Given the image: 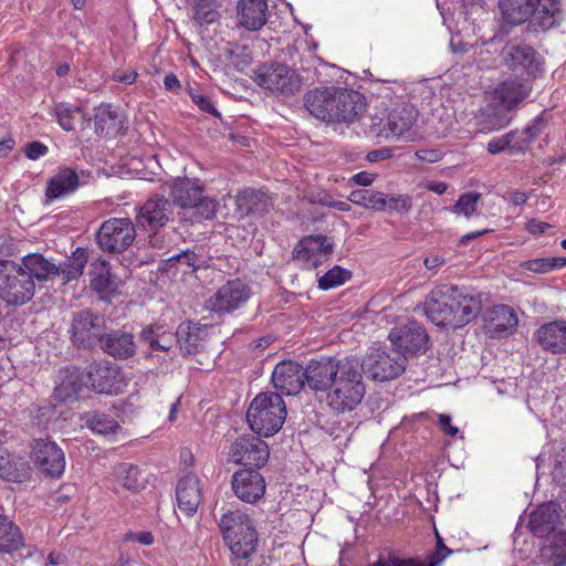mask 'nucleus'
Here are the masks:
<instances>
[{
	"instance_id": "1",
	"label": "nucleus",
	"mask_w": 566,
	"mask_h": 566,
	"mask_svg": "<svg viewBox=\"0 0 566 566\" xmlns=\"http://www.w3.org/2000/svg\"><path fill=\"white\" fill-rule=\"evenodd\" d=\"M481 311V294L467 287L449 285L437 287L424 302V313L433 324L453 329L474 321Z\"/></svg>"
},
{
	"instance_id": "2",
	"label": "nucleus",
	"mask_w": 566,
	"mask_h": 566,
	"mask_svg": "<svg viewBox=\"0 0 566 566\" xmlns=\"http://www.w3.org/2000/svg\"><path fill=\"white\" fill-rule=\"evenodd\" d=\"M364 96L354 90L321 86L306 92L303 104L315 118L326 123L356 122L366 109Z\"/></svg>"
},
{
	"instance_id": "3",
	"label": "nucleus",
	"mask_w": 566,
	"mask_h": 566,
	"mask_svg": "<svg viewBox=\"0 0 566 566\" xmlns=\"http://www.w3.org/2000/svg\"><path fill=\"white\" fill-rule=\"evenodd\" d=\"M203 192L198 179L185 177L174 180L169 195L172 206L178 208L177 216L181 222L192 224L214 218L219 203Z\"/></svg>"
},
{
	"instance_id": "4",
	"label": "nucleus",
	"mask_w": 566,
	"mask_h": 566,
	"mask_svg": "<svg viewBox=\"0 0 566 566\" xmlns=\"http://www.w3.org/2000/svg\"><path fill=\"white\" fill-rule=\"evenodd\" d=\"M363 373L357 358L340 359V369L327 394V402L334 411H352L361 402L366 392Z\"/></svg>"
},
{
	"instance_id": "5",
	"label": "nucleus",
	"mask_w": 566,
	"mask_h": 566,
	"mask_svg": "<svg viewBox=\"0 0 566 566\" xmlns=\"http://www.w3.org/2000/svg\"><path fill=\"white\" fill-rule=\"evenodd\" d=\"M286 406L280 394L266 391L256 395L247 411L251 430L259 436L271 437L283 426Z\"/></svg>"
},
{
	"instance_id": "6",
	"label": "nucleus",
	"mask_w": 566,
	"mask_h": 566,
	"mask_svg": "<svg viewBox=\"0 0 566 566\" xmlns=\"http://www.w3.org/2000/svg\"><path fill=\"white\" fill-rule=\"evenodd\" d=\"M223 539L237 559H248L258 546V533L250 516L240 510L228 511L221 516Z\"/></svg>"
},
{
	"instance_id": "7",
	"label": "nucleus",
	"mask_w": 566,
	"mask_h": 566,
	"mask_svg": "<svg viewBox=\"0 0 566 566\" xmlns=\"http://www.w3.org/2000/svg\"><path fill=\"white\" fill-rule=\"evenodd\" d=\"M35 283L20 264L0 261V298L8 305H23L32 300Z\"/></svg>"
},
{
	"instance_id": "8",
	"label": "nucleus",
	"mask_w": 566,
	"mask_h": 566,
	"mask_svg": "<svg viewBox=\"0 0 566 566\" xmlns=\"http://www.w3.org/2000/svg\"><path fill=\"white\" fill-rule=\"evenodd\" d=\"M502 64L514 77L535 80L543 72V61L535 49L522 41H509L502 48Z\"/></svg>"
},
{
	"instance_id": "9",
	"label": "nucleus",
	"mask_w": 566,
	"mask_h": 566,
	"mask_svg": "<svg viewBox=\"0 0 566 566\" xmlns=\"http://www.w3.org/2000/svg\"><path fill=\"white\" fill-rule=\"evenodd\" d=\"M254 82L273 94L284 96L294 95L302 87V80L297 72L277 62L259 65L254 72Z\"/></svg>"
},
{
	"instance_id": "10",
	"label": "nucleus",
	"mask_w": 566,
	"mask_h": 566,
	"mask_svg": "<svg viewBox=\"0 0 566 566\" xmlns=\"http://www.w3.org/2000/svg\"><path fill=\"white\" fill-rule=\"evenodd\" d=\"M135 239V224L129 218H111L101 224L96 233L98 248L112 254L126 251Z\"/></svg>"
},
{
	"instance_id": "11",
	"label": "nucleus",
	"mask_w": 566,
	"mask_h": 566,
	"mask_svg": "<svg viewBox=\"0 0 566 566\" xmlns=\"http://www.w3.org/2000/svg\"><path fill=\"white\" fill-rule=\"evenodd\" d=\"M105 319L90 310L74 312L71 322V340L77 348L90 349L101 344Z\"/></svg>"
},
{
	"instance_id": "12",
	"label": "nucleus",
	"mask_w": 566,
	"mask_h": 566,
	"mask_svg": "<svg viewBox=\"0 0 566 566\" xmlns=\"http://www.w3.org/2000/svg\"><path fill=\"white\" fill-rule=\"evenodd\" d=\"M406 355L396 349L391 353L376 349L360 363V368L374 380L387 381L399 377L406 370Z\"/></svg>"
},
{
	"instance_id": "13",
	"label": "nucleus",
	"mask_w": 566,
	"mask_h": 566,
	"mask_svg": "<svg viewBox=\"0 0 566 566\" xmlns=\"http://www.w3.org/2000/svg\"><path fill=\"white\" fill-rule=\"evenodd\" d=\"M85 376L86 386L98 394L118 395L127 385L122 368L108 360L92 363Z\"/></svg>"
},
{
	"instance_id": "14",
	"label": "nucleus",
	"mask_w": 566,
	"mask_h": 566,
	"mask_svg": "<svg viewBox=\"0 0 566 566\" xmlns=\"http://www.w3.org/2000/svg\"><path fill=\"white\" fill-rule=\"evenodd\" d=\"M270 458L269 446L260 437L244 434L232 442L229 450V460L235 464L254 467L256 469L266 464Z\"/></svg>"
},
{
	"instance_id": "15",
	"label": "nucleus",
	"mask_w": 566,
	"mask_h": 566,
	"mask_svg": "<svg viewBox=\"0 0 566 566\" xmlns=\"http://www.w3.org/2000/svg\"><path fill=\"white\" fill-rule=\"evenodd\" d=\"M333 253V243L325 235H307L293 250V259L305 270H314Z\"/></svg>"
},
{
	"instance_id": "16",
	"label": "nucleus",
	"mask_w": 566,
	"mask_h": 566,
	"mask_svg": "<svg viewBox=\"0 0 566 566\" xmlns=\"http://www.w3.org/2000/svg\"><path fill=\"white\" fill-rule=\"evenodd\" d=\"M31 459L34 465L46 476L59 478L65 469L62 449L48 439L34 440L31 444Z\"/></svg>"
},
{
	"instance_id": "17",
	"label": "nucleus",
	"mask_w": 566,
	"mask_h": 566,
	"mask_svg": "<svg viewBox=\"0 0 566 566\" xmlns=\"http://www.w3.org/2000/svg\"><path fill=\"white\" fill-rule=\"evenodd\" d=\"M388 338L397 353L406 357L424 352L429 339L426 329L417 322L392 328Z\"/></svg>"
},
{
	"instance_id": "18",
	"label": "nucleus",
	"mask_w": 566,
	"mask_h": 566,
	"mask_svg": "<svg viewBox=\"0 0 566 566\" xmlns=\"http://www.w3.org/2000/svg\"><path fill=\"white\" fill-rule=\"evenodd\" d=\"M250 298V289L241 280L228 281L209 298L208 307L216 313H231Z\"/></svg>"
},
{
	"instance_id": "19",
	"label": "nucleus",
	"mask_w": 566,
	"mask_h": 566,
	"mask_svg": "<svg viewBox=\"0 0 566 566\" xmlns=\"http://www.w3.org/2000/svg\"><path fill=\"white\" fill-rule=\"evenodd\" d=\"M172 214L171 201L163 195H155L139 208L136 224L144 230H159L168 223Z\"/></svg>"
},
{
	"instance_id": "20",
	"label": "nucleus",
	"mask_w": 566,
	"mask_h": 566,
	"mask_svg": "<svg viewBox=\"0 0 566 566\" xmlns=\"http://www.w3.org/2000/svg\"><path fill=\"white\" fill-rule=\"evenodd\" d=\"M340 369V359H311L305 367V386L315 392H329Z\"/></svg>"
},
{
	"instance_id": "21",
	"label": "nucleus",
	"mask_w": 566,
	"mask_h": 566,
	"mask_svg": "<svg viewBox=\"0 0 566 566\" xmlns=\"http://www.w3.org/2000/svg\"><path fill=\"white\" fill-rule=\"evenodd\" d=\"M272 382L281 396L296 395L305 386V368L296 361L282 360L272 373Z\"/></svg>"
},
{
	"instance_id": "22",
	"label": "nucleus",
	"mask_w": 566,
	"mask_h": 566,
	"mask_svg": "<svg viewBox=\"0 0 566 566\" xmlns=\"http://www.w3.org/2000/svg\"><path fill=\"white\" fill-rule=\"evenodd\" d=\"M232 490L238 499L247 503H255L265 493V480L263 475L252 469H242L232 475Z\"/></svg>"
},
{
	"instance_id": "23",
	"label": "nucleus",
	"mask_w": 566,
	"mask_h": 566,
	"mask_svg": "<svg viewBox=\"0 0 566 566\" xmlns=\"http://www.w3.org/2000/svg\"><path fill=\"white\" fill-rule=\"evenodd\" d=\"M534 81L517 77L507 78L495 87L493 98L509 111H513L530 96Z\"/></svg>"
},
{
	"instance_id": "24",
	"label": "nucleus",
	"mask_w": 566,
	"mask_h": 566,
	"mask_svg": "<svg viewBox=\"0 0 566 566\" xmlns=\"http://www.w3.org/2000/svg\"><path fill=\"white\" fill-rule=\"evenodd\" d=\"M99 347L108 356L120 360L133 357L137 349L134 335L122 329L104 333Z\"/></svg>"
},
{
	"instance_id": "25",
	"label": "nucleus",
	"mask_w": 566,
	"mask_h": 566,
	"mask_svg": "<svg viewBox=\"0 0 566 566\" xmlns=\"http://www.w3.org/2000/svg\"><path fill=\"white\" fill-rule=\"evenodd\" d=\"M484 322L486 333L494 337L502 334H512L517 327L518 318L511 306L499 304L486 311Z\"/></svg>"
},
{
	"instance_id": "26",
	"label": "nucleus",
	"mask_w": 566,
	"mask_h": 566,
	"mask_svg": "<svg viewBox=\"0 0 566 566\" xmlns=\"http://www.w3.org/2000/svg\"><path fill=\"white\" fill-rule=\"evenodd\" d=\"M238 20L249 31L262 29L269 18L266 0H240L237 4Z\"/></svg>"
},
{
	"instance_id": "27",
	"label": "nucleus",
	"mask_w": 566,
	"mask_h": 566,
	"mask_svg": "<svg viewBox=\"0 0 566 566\" xmlns=\"http://www.w3.org/2000/svg\"><path fill=\"white\" fill-rule=\"evenodd\" d=\"M539 345L552 354L566 353V321L556 319L543 324L535 333Z\"/></svg>"
},
{
	"instance_id": "28",
	"label": "nucleus",
	"mask_w": 566,
	"mask_h": 566,
	"mask_svg": "<svg viewBox=\"0 0 566 566\" xmlns=\"http://www.w3.org/2000/svg\"><path fill=\"white\" fill-rule=\"evenodd\" d=\"M176 499L180 511L187 516L193 515L201 502L198 476L187 474L181 478L176 488Z\"/></svg>"
},
{
	"instance_id": "29",
	"label": "nucleus",
	"mask_w": 566,
	"mask_h": 566,
	"mask_svg": "<svg viewBox=\"0 0 566 566\" xmlns=\"http://www.w3.org/2000/svg\"><path fill=\"white\" fill-rule=\"evenodd\" d=\"M209 328L200 324H180L176 335L181 352L186 355L199 353L205 348Z\"/></svg>"
},
{
	"instance_id": "30",
	"label": "nucleus",
	"mask_w": 566,
	"mask_h": 566,
	"mask_svg": "<svg viewBox=\"0 0 566 566\" xmlns=\"http://www.w3.org/2000/svg\"><path fill=\"white\" fill-rule=\"evenodd\" d=\"M237 212L240 218L248 216H262L272 206L270 197L261 191L251 188L240 191L235 196Z\"/></svg>"
},
{
	"instance_id": "31",
	"label": "nucleus",
	"mask_w": 566,
	"mask_h": 566,
	"mask_svg": "<svg viewBox=\"0 0 566 566\" xmlns=\"http://www.w3.org/2000/svg\"><path fill=\"white\" fill-rule=\"evenodd\" d=\"M80 186V178L76 171L70 167L60 169L53 175L45 189V197L53 201L73 193Z\"/></svg>"
},
{
	"instance_id": "32",
	"label": "nucleus",
	"mask_w": 566,
	"mask_h": 566,
	"mask_svg": "<svg viewBox=\"0 0 566 566\" xmlns=\"http://www.w3.org/2000/svg\"><path fill=\"white\" fill-rule=\"evenodd\" d=\"M501 103L492 102L482 107L475 118L481 132H494L507 126L512 116Z\"/></svg>"
},
{
	"instance_id": "33",
	"label": "nucleus",
	"mask_w": 566,
	"mask_h": 566,
	"mask_svg": "<svg viewBox=\"0 0 566 566\" xmlns=\"http://www.w3.org/2000/svg\"><path fill=\"white\" fill-rule=\"evenodd\" d=\"M115 483L113 491L117 494L122 493V490H127L134 493L143 490L147 483L143 476L142 470L130 463H119L114 468Z\"/></svg>"
},
{
	"instance_id": "34",
	"label": "nucleus",
	"mask_w": 566,
	"mask_h": 566,
	"mask_svg": "<svg viewBox=\"0 0 566 566\" xmlns=\"http://www.w3.org/2000/svg\"><path fill=\"white\" fill-rule=\"evenodd\" d=\"M91 287L102 298L111 297L118 293V284L111 273L109 264L105 260H97L92 264Z\"/></svg>"
},
{
	"instance_id": "35",
	"label": "nucleus",
	"mask_w": 566,
	"mask_h": 566,
	"mask_svg": "<svg viewBox=\"0 0 566 566\" xmlns=\"http://www.w3.org/2000/svg\"><path fill=\"white\" fill-rule=\"evenodd\" d=\"M535 0H500L499 8L503 21L511 25H520L531 19L534 13Z\"/></svg>"
},
{
	"instance_id": "36",
	"label": "nucleus",
	"mask_w": 566,
	"mask_h": 566,
	"mask_svg": "<svg viewBox=\"0 0 566 566\" xmlns=\"http://www.w3.org/2000/svg\"><path fill=\"white\" fill-rule=\"evenodd\" d=\"M562 15L559 0H535L532 22L542 30H549L558 23Z\"/></svg>"
},
{
	"instance_id": "37",
	"label": "nucleus",
	"mask_w": 566,
	"mask_h": 566,
	"mask_svg": "<svg viewBox=\"0 0 566 566\" xmlns=\"http://www.w3.org/2000/svg\"><path fill=\"white\" fill-rule=\"evenodd\" d=\"M139 342L151 350L168 352L176 343V335L163 325H148L140 332Z\"/></svg>"
},
{
	"instance_id": "38",
	"label": "nucleus",
	"mask_w": 566,
	"mask_h": 566,
	"mask_svg": "<svg viewBox=\"0 0 566 566\" xmlns=\"http://www.w3.org/2000/svg\"><path fill=\"white\" fill-rule=\"evenodd\" d=\"M21 266L30 273V277L39 281L52 280L60 275V266L46 260L42 254L31 253L22 258Z\"/></svg>"
},
{
	"instance_id": "39",
	"label": "nucleus",
	"mask_w": 566,
	"mask_h": 566,
	"mask_svg": "<svg viewBox=\"0 0 566 566\" xmlns=\"http://www.w3.org/2000/svg\"><path fill=\"white\" fill-rule=\"evenodd\" d=\"M416 120L415 111L412 107H401L392 109L386 119L381 133L386 137L401 136L405 132L409 130Z\"/></svg>"
},
{
	"instance_id": "40",
	"label": "nucleus",
	"mask_w": 566,
	"mask_h": 566,
	"mask_svg": "<svg viewBox=\"0 0 566 566\" xmlns=\"http://www.w3.org/2000/svg\"><path fill=\"white\" fill-rule=\"evenodd\" d=\"M24 546L20 527L7 515L0 514V553L13 554Z\"/></svg>"
},
{
	"instance_id": "41",
	"label": "nucleus",
	"mask_w": 566,
	"mask_h": 566,
	"mask_svg": "<svg viewBox=\"0 0 566 566\" xmlns=\"http://www.w3.org/2000/svg\"><path fill=\"white\" fill-rule=\"evenodd\" d=\"M558 521V514L553 504H543L531 514L530 528L533 534L544 537L551 534Z\"/></svg>"
},
{
	"instance_id": "42",
	"label": "nucleus",
	"mask_w": 566,
	"mask_h": 566,
	"mask_svg": "<svg viewBox=\"0 0 566 566\" xmlns=\"http://www.w3.org/2000/svg\"><path fill=\"white\" fill-rule=\"evenodd\" d=\"M120 123L117 107L111 104H101L95 108L94 125L97 134H116L122 127Z\"/></svg>"
},
{
	"instance_id": "43",
	"label": "nucleus",
	"mask_w": 566,
	"mask_h": 566,
	"mask_svg": "<svg viewBox=\"0 0 566 566\" xmlns=\"http://www.w3.org/2000/svg\"><path fill=\"white\" fill-rule=\"evenodd\" d=\"M348 200L368 210L385 211V193L381 191L367 188L353 190L348 196Z\"/></svg>"
},
{
	"instance_id": "44",
	"label": "nucleus",
	"mask_w": 566,
	"mask_h": 566,
	"mask_svg": "<svg viewBox=\"0 0 566 566\" xmlns=\"http://www.w3.org/2000/svg\"><path fill=\"white\" fill-rule=\"evenodd\" d=\"M84 420L87 428L97 434L115 433L120 428L118 421L113 416L102 411L87 412L84 416Z\"/></svg>"
},
{
	"instance_id": "45",
	"label": "nucleus",
	"mask_w": 566,
	"mask_h": 566,
	"mask_svg": "<svg viewBox=\"0 0 566 566\" xmlns=\"http://www.w3.org/2000/svg\"><path fill=\"white\" fill-rule=\"evenodd\" d=\"M88 256L84 249L77 248L60 266V274H63L64 282L78 279L84 271Z\"/></svg>"
},
{
	"instance_id": "46",
	"label": "nucleus",
	"mask_w": 566,
	"mask_h": 566,
	"mask_svg": "<svg viewBox=\"0 0 566 566\" xmlns=\"http://www.w3.org/2000/svg\"><path fill=\"white\" fill-rule=\"evenodd\" d=\"M167 268L171 269L176 266L180 268L182 273H193L200 268H202L206 263L205 259L201 255H198L191 250L181 251L178 254L171 255L167 259Z\"/></svg>"
},
{
	"instance_id": "47",
	"label": "nucleus",
	"mask_w": 566,
	"mask_h": 566,
	"mask_svg": "<svg viewBox=\"0 0 566 566\" xmlns=\"http://www.w3.org/2000/svg\"><path fill=\"white\" fill-rule=\"evenodd\" d=\"M545 114L536 116L522 132H518L517 140L514 144L516 151L525 150L533 140L543 132L546 126Z\"/></svg>"
},
{
	"instance_id": "48",
	"label": "nucleus",
	"mask_w": 566,
	"mask_h": 566,
	"mask_svg": "<svg viewBox=\"0 0 566 566\" xmlns=\"http://www.w3.org/2000/svg\"><path fill=\"white\" fill-rule=\"evenodd\" d=\"M28 476L25 462L19 464L9 458L0 455V478L10 482H22Z\"/></svg>"
},
{
	"instance_id": "49",
	"label": "nucleus",
	"mask_w": 566,
	"mask_h": 566,
	"mask_svg": "<svg viewBox=\"0 0 566 566\" xmlns=\"http://www.w3.org/2000/svg\"><path fill=\"white\" fill-rule=\"evenodd\" d=\"M352 277L350 271L335 265L317 280L318 287L323 291L335 289L345 284Z\"/></svg>"
},
{
	"instance_id": "50",
	"label": "nucleus",
	"mask_w": 566,
	"mask_h": 566,
	"mask_svg": "<svg viewBox=\"0 0 566 566\" xmlns=\"http://www.w3.org/2000/svg\"><path fill=\"white\" fill-rule=\"evenodd\" d=\"M81 107L73 106L69 103H59L54 107V115L57 123L66 132L74 129L75 118L81 115Z\"/></svg>"
},
{
	"instance_id": "51",
	"label": "nucleus",
	"mask_w": 566,
	"mask_h": 566,
	"mask_svg": "<svg viewBox=\"0 0 566 566\" xmlns=\"http://www.w3.org/2000/svg\"><path fill=\"white\" fill-rule=\"evenodd\" d=\"M480 199L481 193L479 192L462 193L453 206L452 211L459 216L471 218L478 213V203Z\"/></svg>"
},
{
	"instance_id": "52",
	"label": "nucleus",
	"mask_w": 566,
	"mask_h": 566,
	"mask_svg": "<svg viewBox=\"0 0 566 566\" xmlns=\"http://www.w3.org/2000/svg\"><path fill=\"white\" fill-rule=\"evenodd\" d=\"M385 210L400 214L408 213L412 208V198L409 195H386Z\"/></svg>"
},
{
	"instance_id": "53",
	"label": "nucleus",
	"mask_w": 566,
	"mask_h": 566,
	"mask_svg": "<svg viewBox=\"0 0 566 566\" xmlns=\"http://www.w3.org/2000/svg\"><path fill=\"white\" fill-rule=\"evenodd\" d=\"M518 130H511L505 135L493 138L488 144V151L490 154L496 155L504 150H515L514 144L517 140Z\"/></svg>"
},
{
	"instance_id": "54",
	"label": "nucleus",
	"mask_w": 566,
	"mask_h": 566,
	"mask_svg": "<svg viewBox=\"0 0 566 566\" xmlns=\"http://www.w3.org/2000/svg\"><path fill=\"white\" fill-rule=\"evenodd\" d=\"M218 17V12L213 9L211 0H196L193 19L199 24L212 23Z\"/></svg>"
},
{
	"instance_id": "55",
	"label": "nucleus",
	"mask_w": 566,
	"mask_h": 566,
	"mask_svg": "<svg viewBox=\"0 0 566 566\" xmlns=\"http://www.w3.org/2000/svg\"><path fill=\"white\" fill-rule=\"evenodd\" d=\"M548 258L532 259L520 263V268L534 273H547L551 271Z\"/></svg>"
},
{
	"instance_id": "56",
	"label": "nucleus",
	"mask_w": 566,
	"mask_h": 566,
	"mask_svg": "<svg viewBox=\"0 0 566 566\" xmlns=\"http://www.w3.org/2000/svg\"><path fill=\"white\" fill-rule=\"evenodd\" d=\"M553 558L566 563V531H562L554 536Z\"/></svg>"
},
{
	"instance_id": "57",
	"label": "nucleus",
	"mask_w": 566,
	"mask_h": 566,
	"mask_svg": "<svg viewBox=\"0 0 566 566\" xmlns=\"http://www.w3.org/2000/svg\"><path fill=\"white\" fill-rule=\"evenodd\" d=\"M385 560L386 566H423L420 558H400L395 552H389Z\"/></svg>"
},
{
	"instance_id": "58",
	"label": "nucleus",
	"mask_w": 566,
	"mask_h": 566,
	"mask_svg": "<svg viewBox=\"0 0 566 566\" xmlns=\"http://www.w3.org/2000/svg\"><path fill=\"white\" fill-rule=\"evenodd\" d=\"M191 99L202 112L211 114L218 118L221 116L208 96L201 94H191Z\"/></svg>"
},
{
	"instance_id": "59",
	"label": "nucleus",
	"mask_w": 566,
	"mask_h": 566,
	"mask_svg": "<svg viewBox=\"0 0 566 566\" xmlns=\"http://www.w3.org/2000/svg\"><path fill=\"white\" fill-rule=\"evenodd\" d=\"M48 153V147L41 142H32L27 144L24 148L25 156L31 160H36Z\"/></svg>"
},
{
	"instance_id": "60",
	"label": "nucleus",
	"mask_w": 566,
	"mask_h": 566,
	"mask_svg": "<svg viewBox=\"0 0 566 566\" xmlns=\"http://www.w3.org/2000/svg\"><path fill=\"white\" fill-rule=\"evenodd\" d=\"M452 554V549L436 548L428 557L422 560L423 566H439L442 562Z\"/></svg>"
},
{
	"instance_id": "61",
	"label": "nucleus",
	"mask_w": 566,
	"mask_h": 566,
	"mask_svg": "<svg viewBox=\"0 0 566 566\" xmlns=\"http://www.w3.org/2000/svg\"><path fill=\"white\" fill-rule=\"evenodd\" d=\"M415 156L420 161L433 164L442 158V153L439 149H419Z\"/></svg>"
},
{
	"instance_id": "62",
	"label": "nucleus",
	"mask_w": 566,
	"mask_h": 566,
	"mask_svg": "<svg viewBox=\"0 0 566 566\" xmlns=\"http://www.w3.org/2000/svg\"><path fill=\"white\" fill-rule=\"evenodd\" d=\"M438 418V424L446 434L454 437L459 432V429L451 424L450 416L441 413Z\"/></svg>"
},
{
	"instance_id": "63",
	"label": "nucleus",
	"mask_w": 566,
	"mask_h": 566,
	"mask_svg": "<svg viewBox=\"0 0 566 566\" xmlns=\"http://www.w3.org/2000/svg\"><path fill=\"white\" fill-rule=\"evenodd\" d=\"M125 541L138 542L143 545H151L154 536L150 532L129 533L125 536Z\"/></svg>"
},
{
	"instance_id": "64",
	"label": "nucleus",
	"mask_w": 566,
	"mask_h": 566,
	"mask_svg": "<svg viewBox=\"0 0 566 566\" xmlns=\"http://www.w3.org/2000/svg\"><path fill=\"white\" fill-rule=\"evenodd\" d=\"M392 156V150L390 148H380L371 150L367 154L366 159L369 163H377L381 160H386Z\"/></svg>"
}]
</instances>
